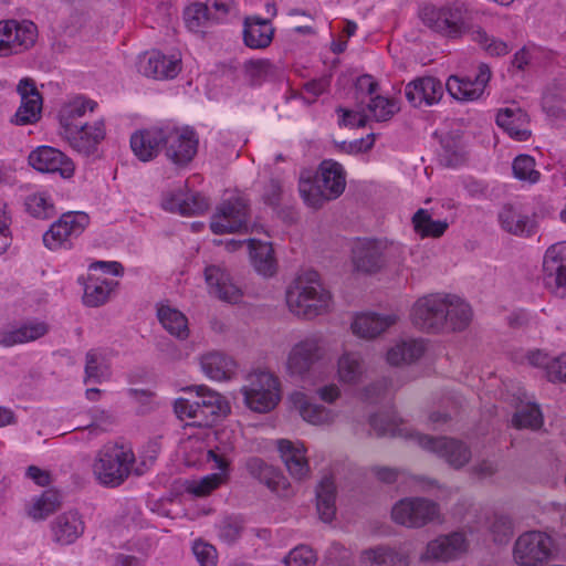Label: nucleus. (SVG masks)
Listing matches in <instances>:
<instances>
[{"label":"nucleus","instance_id":"obj_21","mask_svg":"<svg viewBox=\"0 0 566 566\" xmlns=\"http://www.w3.org/2000/svg\"><path fill=\"white\" fill-rule=\"evenodd\" d=\"M244 467L253 479L264 484L271 492L283 496L287 495L290 484L277 468L266 463L259 457L248 458Z\"/></svg>","mask_w":566,"mask_h":566},{"label":"nucleus","instance_id":"obj_18","mask_svg":"<svg viewBox=\"0 0 566 566\" xmlns=\"http://www.w3.org/2000/svg\"><path fill=\"white\" fill-rule=\"evenodd\" d=\"M29 164L40 172H59L69 178L74 174L73 163L59 149L50 146H40L29 155Z\"/></svg>","mask_w":566,"mask_h":566},{"label":"nucleus","instance_id":"obj_59","mask_svg":"<svg viewBox=\"0 0 566 566\" xmlns=\"http://www.w3.org/2000/svg\"><path fill=\"white\" fill-rule=\"evenodd\" d=\"M315 562L314 552L305 545L295 547L284 558L285 566H314Z\"/></svg>","mask_w":566,"mask_h":566},{"label":"nucleus","instance_id":"obj_56","mask_svg":"<svg viewBox=\"0 0 566 566\" xmlns=\"http://www.w3.org/2000/svg\"><path fill=\"white\" fill-rule=\"evenodd\" d=\"M514 176L523 181L535 184L539 180L541 174L535 169V160L528 155H520L513 161Z\"/></svg>","mask_w":566,"mask_h":566},{"label":"nucleus","instance_id":"obj_6","mask_svg":"<svg viewBox=\"0 0 566 566\" xmlns=\"http://www.w3.org/2000/svg\"><path fill=\"white\" fill-rule=\"evenodd\" d=\"M247 406L256 412L272 410L281 399L280 381L270 371L256 370L248 377V385L242 388Z\"/></svg>","mask_w":566,"mask_h":566},{"label":"nucleus","instance_id":"obj_51","mask_svg":"<svg viewBox=\"0 0 566 566\" xmlns=\"http://www.w3.org/2000/svg\"><path fill=\"white\" fill-rule=\"evenodd\" d=\"M471 39L491 56L506 55L511 51V46L506 42L489 35L481 27L472 30Z\"/></svg>","mask_w":566,"mask_h":566},{"label":"nucleus","instance_id":"obj_36","mask_svg":"<svg viewBox=\"0 0 566 566\" xmlns=\"http://www.w3.org/2000/svg\"><path fill=\"white\" fill-rule=\"evenodd\" d=\"M200 365L202 371L214 380L229 379L235 370V361L220 352H210L202 355Z\"/></svg>","mask_w":566,"mask_h":566},{"label":"nucleus","instance_id":"obj_19","mask_svg":"<svg viewBox=\"0 0 566 566\" xmlns=\"http://www.w3.org/2000/svg\"><path fill=\"white\" fill-rule=\"evenodd\" d=\"M138 71L155 80L174 78L181 71V61L174 55L167 56L159 51H151L139 57Z\"/></svg>","mask_w":566,"mask_h":566},{"label":"nucleus","instance_id":"obj_57","mask_svg":"<svg viewBox=\"0 0 566 566\" xmlns=\"http://www.w3.org/2000/svg\"><path fill=\"white\" fill-rule=\"evenodd\" d=\"M25 207L36 218H49L54 213V206L44 192L29 196L25 200Z\"/></svg>","mask_w":566,"mask_h":566},{"label":"nucleus","instance_id":"obj_40","mask_svg":"<svg viewBox=\"0 0 566 566\" xmlns=\"http://www.w3.org/2000/svg\"><path fill=\"white\" fill-rule=\"evenodd\" d=\"M363 566H409L405 554L386 546H378L363 552Z\"/></svg>","mask_w":566,"mask_h":566},{"label":"nucleus","instance_id":"obj_47","mask_svg":"<svg viewBox=\"0 0 566 566\" xmlns=\"http://www.w3.org/2000/svg\"><path fill=\"white\" fill-rule=\"evenodd\" d=\"M13 53L23 52L30 49L36 40L38 29L36 25L28 20L18 22L14 20V27H10Z\"/></svg>","mask_w":566,"mask_h":566},{"label":"nucleus","instance_id":"obj_39","mask_svg":"<svg viewBox=\"0 0 566 566\" xmlns=\"http://www.w3.org/2000/svg\"><path fill=\"white\" fill-rule=\"evenodd\" d=\"M446 310L443 316L446 317V328L452 331H462L467 328L472 319L471 306L454 295H444Z\"/></svg>","mask_w":566,"mask_h":566},{"label":"nucleus","instance_id":"obj_41","mask_svg":"<svg viewBox=\"0 0 566 566\" xmlns=\"http://www.w3.org/2000/svg\"><path fill=\"white\" fill-rule=\"evenodd\" d=\"M336 486L332 478L325 476L316 489V509L319 518L325 522H332L336 514Z\"/></svg>","mask_w":566,"mask_h":566},{"label":"nucleus","instance_id":"obj_11","mask_svg":"<svg viewBox=\"0 0 566 566\" xmlns=\"http://www.w3.org/2000/svg\"><path fill=\"white\" fill-rule=\"evenodd\" d=\"M249 207L241 196H233L220 203L212 216L210 228L216 234L248 231Z\"/></svg>","mask_w":566,"mask_h":566},{"label":"nucleus","instance_id":"obj_50","mask_svg":"<svg viewBox=\"0 0 566 566\" xmlns=\"http://www.w3.org/2000/svg\"><path fill=\"white\" fill-rule=\"evenodd\" d=\"M364 105L370 114L369 117L377 122H386L399 111L396 101L378 94L370 97Z\"/></svg>","mask_w":566,"mask_h":566},{"label":"nucleus","instance_id":"obj_61","mask_svg":"<svg viewBox=\"0 0 566 566\" xmlns=\"http://www.w3.org/2000/svg\"><path fill=\"white\" fill-rule=\"evenodd\" d=\"M369 422L377 437L395 436L399 431L397 422L385 413L371 416Z\"/></svg>","mask_w":566,"mask_h":566},{"label":"nucleus","instance_id":"obj_25","mask_svg":"<svg viewBox=\"0 0 566 566\" xmlns=\"http://www.w3.org/2000/svg\"><path fill=\"white\" fill-rule=\"evenodd\" d=\"M398 321L399 317L395 313H363L355 317L350 328L356 336L373 339L394 326Z\"/></svg>","mask_w":566,"mask_h":566},{"label":"nucleus","instance_id":"obj_32","mask_svg":"<svg viewBox=\"0 0 566 566\" xmlns=\"http://www.w3.org/2000/svg\"><path fill=\"white\" fill-rule=\"evenodd\" d=\"M49 333L45 322L30 321L19 327L6 328L0 333V344L11 347L19 344L36 340Z\"/></svg>","mask_w":566,"mask_h":566},{"label":"nucleus","instance_id":"obj_13","mask_svg":"<svg viewBox=\"0 0 566 566\" xmlns=\"http://www.w3.org/2000/svg\"><path fill=\"white\" fill-rule=\"evenodd\" d=\"M90 223L85 212H66L43 234V243L50 250L70 248L74 238L82 234Z\"/></svg>","mask_w":566,"mask_h":566},{"label":"nucleus","instance_id":"obj_7","mask_svg":"<svg viewBox=\"0 0 566 566\" xmlns=\"http://www.w3.org/2000/svg\"><path fill=\"white\" fill-rule=\"evenodd\" d=\"M409 439L423 450L443 459L450 467L457 470L467 465L472 457L470 448L464 442L453 438H433L419 432H412L409 434Z\"/></svg>","mask_w":566,"mask_h":566},{"label":"nucleus","instance_id":"obj_5","mask_svg":"<svg viewBox=\"0 0 566 566\" xmlns=\"http://www.w3.org/2000/svg\"><path fill=\"white\" fill-rule=\"evenodd\" d=\"M405 259V247L387 239H364L356 242L352 261L356 271L373 274L388 264H400Z\"/></svg>","mask_w":566,"mask_h":566},{"label":"nucleus","instance_id":"obj_2","mask_svg":"<svg viewBox=\"0 0 566 566\" xmlns=\"http://www.w3.org/2000/svg\"><path fill=\"white\" fill-rule=\"evenodd\" d=\"M136 458L130 446L108 442L95 454L92 473L98 484L117 488L130 475Z\"/></svg>","mask_w":566,"mask_h":566},{"label":"nucleus","instance_id":"obj_27","mask_svg":"<svg viewBox=\"0 0 566 566\" xmlns=\"http://www.w3.org/2000/svg\"><path fill=\"white\" fill-rule=\"evenodd\" d=\"M165 127L140 130L130 137V147L142 161L151 160L164 147Z\"/></svg>","mask_w":566,"mask_h":566},{"label":"nucleus","instance_id":"obj_42","mask_svg":"<svg viewBox=\"0 0 566 566\" xmlns=\"http://www.w3.org/2000/svg\"><path fill=\"white\" fill-rule=\"evenodd\" d=\"M157 317L163 327L178 339H186L189 336L188 319L184 313L169 305H161L157 310Z\"/></svg>","mask_w":566,"mask_h":566},{"label":"nucleus","instance_id":"obj_49","mask_svg":"<svg viewBox=\"0 0 566 566\" xmlns=\"http://www.w3.org/2000/svg\"><path fill=\"white\" fill-rule=\"evenodd\" d=\"M117 282L113 280H90L85 285L83 301L87 306L97 307L103 305L115 289Z\"/></svg>","mask_w":566,"mask_h":566},{"label":"nucleus","instance_id":"obj_1","mask_svg":"<svg viewBox=\"0 0 566 566\" xmlns=\"http://www.w3.org/2000/svg\"><path fill=\"white\" fill-rule=\"evenodd\" d=\"M286 304L296 316L313 318L328 311L331 293L324 289L316 271L297 275L286 290Z\"/></svg>","mask_w":566,"mask_h":566},{"label":"nucleus","instance_id":"obj_23","mask_svg":"<svg viewBox=\"0 0 566 566\" xmlns=\"http://www.w3.org/2000/svg\"><path fill=\"white\" fill-rule=\"evenodd\" d=\"M205 277L210 294L229 302L237 303L241 297L240 289L222 265H209L205 270Z\"/></svg>","mask_w":566,"mask_h":566},{"label":"nucleus","instance_id":"obj_12","mask_svg":"<svg viewBox=\"0 0 566 566\" xmlns=\"http://www.w3.org/2000/svg\"><path fill=\"white\" fill-rule=\"evenodd\" d=\"M165 155L168 160L179 167L187 166L198 151V137L188 126H165Z\"/></svg>","mask_w":566,"mask_h":566},{"label":"nucleus","instance_id":"obj_15","mask_svg":"<svg viewBox=\"0 0 566 566\" xmlns=\"http://www.w3.org/2000/svg\"><path fill=\"white\" fill-rule=\"evenodd\" d=\"M543 280L553 294L566 298V242L547 249L543 260Z\"/></svg>","mask_w":566,"mask_h":566},{"label":"nucleus","instance_id":"obj_60","mask_svg":"<svg viewBox=\"0 0 566 566\" xmlns=\"http://www.w3.org/2000/svg\"><path fill=\"white\" fill-rule=\"evenodd\" d=\"M245 73L254 81H261L274 74V66L269 60H249L244 63Z\"/></svg>","mask_w":566,"mask_h":566},{"label":"nucleus","instance_id":"obj_38","mask_svg":"<svg viewBox=\"0 0 566 566\" xmlns=\"http://www.w3.org/2000/svg\"><path fill=\"white\" fill-rule=\"evenodd\" d=\"M366 373V365L358 352L345 350L337 360L339 381L348 385L358 384Z\"/></svg>","mask_w":566,"mask_h":566},{"label":"nucleus","instance_id":"obj_45","mask_svg":"<svg viewBox=\"0 0 566 566\" xmlns=\"http://www.w3.org/2000/svg\"><path fill=\"white\" fill-rule=\"evenodd\" d=\"M61 506L60 494L54 490H46L32 500L28 507V515L35 520H44Z\"/></svg>","mask_w":566,"mask_h":566},{"label":"nucleus","instance_id":"obj_8","mask_svg":"<svg viewBox=\"0 0 566 566\" xmlns=\"http://www.w3.org/2000/svg\"><path fill=\"white\" fill-rule=\"evenodd\" d=\"M553 553V539L541 531H528L515 541L513 557L518 566H539L547 562Z\"/></svg>","mask_w":566,"mask_h":566},{"label":"nucleus","instance_id":"obj_63","mask_svg":"<svg viewBox=\"0 0 566 566\" xmlns=\"http://www.w3.org/2000/svg\"><path fill=\"white\" fill-rule=\"evenodd\" d=\"M192 552L200 566L217 565L218 554L212 545L202 541H197L192 546Z\"/></svg>","mask_w":566,"mask_h":566},{"label":"nucleus","instance_id":"obj_16","mask_svg":"<svg viewBox=\"0 0 566 566\" xmlns=\"http://www.w3.org/2000/svg\"><path fill=\"white\" fill-rule=\"evenodd\" d=\"M61 135L72 149L88 157L97 151L98 145L105 138V124L102 119L87 120L76 127L62 130Z\"/></svg>","mask_w":566,"mask_h":566},{"label":"nucleus","instance_id":"obj_48","mask_svg":"<svg viewBox=\"0 0 566 566\" xmlns=\"http://www.w3.org/2000/svg\"><path fill=\"white\" fill-rule=\"evenodd\" d=\"M516 429L538 430L544 423L543 413L536 403H526L516 409L512 417Z\"/></svg>","mask_w":566,"mask_h":566},{"label":"nucleus","instance_id":"obj_22","mask_svg":"<svg viewBox=\"0 0 566 566\" xmlns=\"http://www.w3.org/2000/svg\"><path fill=\"white\" fill-rule=\"evenodd\" d=\"M18 92L21 95V105L15 113L17 124L27 125L35 123L41 115L42 97L33 80H21L18 85Z\"/></svg>","mask_w":566,"mask_h":566},{"label":"nucleus","instance_id":"obj_20","mask_svg":"<svg viewBox=\"0 0 566 566\" xmlns=\"http://www.w3.org/2000/svg\"><path fill=\"white\" fill-rule=\"evenodd\" d=\"M443 94V84L433 76L418 77L405 87L406 98L415 107L432 106L440 102Z\"/></svg>","mask_w":566,"mask_h":566},{"label":"nucleus","instance_id":"obj_4","mask_svg":"<svg viewBox=\"0 0 566 566\" xmlns=\"http://www.w3.org/2000/svg\"><path fill=\"white\" fill-rule=\"evenodd\" d=\"M230 408L228 401L217 391L205 386L197 388L193 399L178 398L175 412L181 420H189L197 427H210L219 417L226 416Z\"/></svg>","mask_w":566,"mask_h":566},{"label":"nucleus","instance_id":"obj_44","mask_svg":"<svg viewBox=\"0 0 566 566\" xmlns=\"http://www.w3.org/2000/svg\"><path fill=\"white\" fill-rule=\"evenodd\" d=\"M502 228L516 235L530 234L533 222L528 216L521 213L513 206H504L499 213Z\"/></svg>","mask_w":566,"mask_h":566},{"label":"nucleus","instance_id":"obj_64","mask_svg":"<svg viewBox=\"0 0 566 566\" xmlns=\"http://www.w3.org/2000/svg\"><path fill=\"white\" fill-rule=\"evenodd\" d=\"M378 87L379 85L373 76L368 74L359 76L356 82V91L360 104L364 105L370 97L375 96Z\"/></svg>","mask_w":566,"mask_h":566},{"label":"nucleus","instance_id":"obj_30","mask_svg":"<svg viewBox=\"0 0 566 566\" xmlns=\"http://www.w3.org/2000/svg\"><path fill=\"white\" fill-rule=\"evenodd\" d=\"M528 115L520 107H506L497 112L496 124L512 138L523 142L531 136Z\"/></svg>","mask_w":566,"mask_h":566},{"label":"nucleus","instance_id":"obj_3","mask_svg":"<svg viewBox=\"0 0 566 566\" xmlns=\"http://www.w3.org/2000/svg\"><path fill=\"white\" fill-rule=\"evenodd\" d=\"M419 17L427 28L448 39H461L474 30L472 13L461 2L426 6Z\"/></svg>","mask_w":566,"mask_h":566},{"label":"nucleus","instance_id":"obj_31","mask_svg":"<svg viewBox=\"0 0 566 566\" xmlns=\"http://www.w3.org/2000/svg\"><path fill=\"white\" fill-rule=\"evenodd\" d=\"M274 35L270 20L260 17H247L243 22V42L250 49L268 48Z\"/></svg>","mask_w":566,"mask_h":566},{"label":"nucleus","instance_id":"obj_55","mask_svg":"<svg viewBox=\"0 0 566 566\" xmlns=\"http://www.w3.org/2000/svg\"><path fill=\"white\" fill-rule=\"evenodd\" d=\"M224 482V476L221 473H212L188 482L186 491L195 496L203 497L209 495L213 490L219 488Z\"/></svg>","mask_w":566,"mask_h":566},{"label":"nucleus","instance_id":"obj_62","mask_svg":"<svg viewBox=\"0 0 566 566\" xmlns=\"http://www.w3.org/2000/svg\"><path fill=\"white\" fill-rule=\"evenodd\" d=\"M209 207V202L206 197L200 193H190L186 191L184 206L180 210L182 216L200 214L205 212Z\"/></svg>","mask_w":566,"mask_h":566},{"label":"nucleus","instance_id":"obj_33","mask_svg":"<svg viewBox=\"0 0 566 566\" xmlns=\"http://www.w3.org/2000/svg\"><path fill=\"white\" fill-rule=\"evenodd\" d=\"M96 106V102L84 96H76L70 102L65 103L59 113L62 130L87 123L85 118L94 112Z\"/></svg>","mask_w":566,"mask_h":566},{"label":"nucleus","instance_id":"obj_58","mask_svg":"<svg viewBox=\"0 0 566 566\" xmlns=\"http://www.w3.org/2000/svg\"><path fill=\"white\" fill-rule=\"evenodd\" d=\"M243 531V521L237 516L224 517L218 525L219 538L227 543H235Z\"/></svg>","mask_w":566,"mask_h":566},{"label":"nucleus","instance_id":"obj_29","mask_svg":"<svg viewBox=\"0 0 566 566\" xmlns=\"http://www.w3.org/2000/svg\"><path fill=\"white\" fill-rule=\"evenodd\" d=\"M277 449L281 458L290 472L296 480H304L310 474V467L305 457V448L302 443L294 444L290 440H279Z\"/></svg>","mask_w":566,"mask_h":566},{"label":"nucleus","instance_id":"obj_53","mask_svg":"<svg viewBox=\"0 0 566 566\" xmlns=\"http://www.w3.org/2000/svg\"><path fill=\"white\" fill-rule=\"evenodd\" d=\"M209 8L205 3H193L189 6L184 13V19L188 30L200 32L210 21Z\"/></svg>","mask_w":566,"mask_h":566},{"label":"nucleus","instance_id":"obj_10","mask_svg":"<svg viewBox=\"0 0 566 566\" xmlns=\"http://www.w3.org/2000/svg\"><path fill=\"white\" fill-rule=\"evenodd\" d=\"M325 356V347L319 337L310 336L296 343L286 359V371L291 377L304 380L314 365Z\"/></svg>","mask_w":566,"mask_h":566},{"label":"nucleus","instance_id":"obj_9","mask_svg":"<svg viewBox=\"0 0 566 566\" xmlns=\"http://www.w3.org/2000/svg\"><path fill=\"white\" fill-rule=\"evenodd\" d=\"M391 515L396 523L407 527H422L441 518L439 505L424 497L400 500L392 507Z\"/></svg>","mask_w":566,"mask_h":566},{"label":"nucleus","instance_id":"obj_34","mask_svg":"<svg viewBox=\"0 0 566 566\" xmlns=\"http://www.w3.org/2000/svg\"><path fill=\"white\" fill-rule=\"evenodd\" d=\"M427 350V345L421 338L402 339L387 352V361L391 366L411 364L420 359Z\"/></svg>","mask_w":566,"mask_h":566},{"label":"nucleus","instance_id":"obj_52","mask_svg":"<svg viewBox=\"0 0 566 566\" xmlns=\"http://www.w3.org/2000/svg\"><path fill=\"white\" fill-rule=\"evenodd\" d=\"M440 163L446 167H457L465 160V153L460 139L444 137L441 140Z\"/></svg>","mask_w":566,"mask_h":566},{"label":"nucleus","instance_id":"obj_24","mask_svg":"<svg viewBox=\"0 0 566 566\" xmlns=\"http://www.w3.org/2000/svg\"><path fill=\"white\" fill-rule=\"evenodd\" d=\"M292 407L297 411L302 419L314 426L332 424L337 413L322 405L314 403L302 391H294L289 397Z\"/></svg>","mask_w":566,"mask_h":566},{"label":"nucleus","instance_id":"obj_37","mask_svg":"<svg viewBox=\"0 0 566 566\" xmlns=\"http://www.w3.org/2000/svg\"><path fill=\"white\" fill-rule=\"evenodd\" d=\"M250 259L255 271L263 276H272L276 272V260L272 244L256 239L248 241Z\"/></svg>","mask_w":566,"mask_h":566},{"label":"nucleus","instance_id":"obj_43","mask_svg":"<svg viewBox=\"0 0 566 566\" xmlns=\"http://www.w3.org/2000/svg\"><path fill=\"white\" fill-rule=\"evenodd\" d=\"M415 232L421 238H440L449 228L446 220H433L426 209H418L412 217Z\"/></svg>","mask_w":566,"mask_h":566},{"label":"nucleus","instance_id":"obj_35","mask_svg":"<svg viewBox=\"0 0 566 566\" xmlns=\"http://www.w3.org/2000/svg\"><path fill=\"white\" fill-rule=\"evenodd\" d=\"M334 187L331 190H325L315 177L313 179L302 178L298 185L301 197L313 209H319L325 202L339 197L340 185L336 182Z\"/></svg>","mask_w":566,"mask_h":566},{"label":"nucleus","instance_id":"obj_26","mask_svg":"<svg viewBox=\"0 0 566 566\" xmlns=\"http://www.w3.org/2000/svg\"><path fill=\"white\" fill-rule=\"evenodd\" d=\"M465 549V538L461 533L440 536L428 543L422 560H449Z\"/></svg>","mask_w":566,"mask_h":566},{"label":"nucleus","instance_id":"obj_17","mask_svg":"<svg viewBox=\"0 0 566 566\" xmlns=\"http://www.w3.org/2000/svg\"><path fill=\"white\" fill-rule=\"evenodd\" d=\"M490 78L491 70L489 65L482 63L479 65V72L474 80L451 75L446 83V88L455 99L474 101L483 94Z\"/></svg>","mask_w":566,"mask_h":566},{"label":"nucleus","instance_id":"obj_46","mask_svg":"<svg viewBox=\"0 0 566 566\" xmlns=\"http://www.w3.org/2000/svg\"><path fill=\"white\" fill-rule=\"evenodd\" d=\"M315 178L318 180L319 185L325 190H331L335 188L336 182L340 185L339 196L344 192L346 187L345 174L340 164L334 160H324L319 165L318 171L315 175Z\"/></svg>","mask_w":566,"mask_h":566},{"label":"nucleus","instance_id":"obj_54","mask_svg":"<svg viewBox=\"0 0 566 566\" xmlns=\"http://www.w3.org/2000/svg\"><path fill=\"white\" fill-rule=\"evenodd\" d=\"M85 381L102 382L109 376L108 366L102 356L95 352L86 354Z\"/></svg>","mask_w":566,"mask_h":566},{"label":"nucleus","instance_id":"obj_14","mask_svg":"<svg viewBox=\"0 0 566 566\" xmlns=\"http://www.w3.org/2000/svg\"><path fill=\"white\" fill-rule=\"evenodd\" d=\"M446 297L441 294H429L418 298L412 305L410 318L420 331L439 333L446 329Z\"/></svg>","mask_w":566,"mask_h":566},{"label":"nucleus","instance_id":"obj_28","mask_svg":"<svg viewBox=\"0 0 566 566\" xmlns=\"http://www.w3.org/2000/svg\"><path fill=\"white\" fill-rule=\"evenodd\" d=\"M84 530V521L76 511H67L52 523L53 539L61 545L73 544L83 535Z\"/></svg>","mask_w":566,"mask_h":566}]
</instances>
